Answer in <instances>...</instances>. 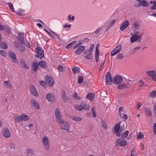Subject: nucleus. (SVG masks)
I'll return each mask as SVG.
<instances>
[{"instance_id": "nucleus-1", "label": "nucleus", "mask_w": 156, "mask_h": 156, "mask_svg": "<svg viewBox=\"0 0 156 156\" xmlns=\"http://www.w3.org/2000/svg\"><path fill=\"white\" fill-rule=\"evenodd\" d=\"M121 121H119L118 123H116L114 126L113 128L114 130L113 131V133L115 134L116 136L118 137L121 136L120 133L124 129V126H121L120 127Z\"/></svg>"}, {"instance_id": "nucleus-2", "label": "nucleus", "mask_w": 156, "mask_h": 156, "mask_svg": "<svg viewBox=\"0 0 156 156\" xmlns=\"http://www.w3.org/2000/svg\"><path fill=\"white\" fill-rule=\"evenodd\" d=\"M61 122H58L61 129L67 131H69V125L66 122L62 119L60 120Z\"/></svg>"}, {"instance_id": "nucleus-3", "label": "nucleus", "mask_w": 156, "mask_h": 156, "mask_svg": "<svg viewBox=\"0 0 156 156\" xmlns=\"http://www.w3.org/2000/svg\"><path fill=\"white\" fill-rule=\"evenodd\" d=\"M35 51L37 54L35 57L37 58H40L41 59V58L44 57V52L43 49L40 47H37L35 49Z\"/></svg>"}, {"instance_id": "nucleus-4", "label": "nucleus", "mask_w": 156, "mask_h": 156, "mask_svg": "<svg viewBox=\"0 0 156 156\" xmlns=\"http://www.w3.org/2000/svg\"><path fill=\"white\" fill-rule=\"evenodd\" d=\"M42 141L44 149L48 151L50 146L49 140L46 136H44L43 137Z\"/></svg>"}, {"instance_id": "nucleus-5", "label": "nucleus", "mask_w": 156, "mask_h": 156, "mask_svg": "<svg viewBox=\"0 0 156 156\" xmlns=\"http://www.w3.org/2000/svg\"><path fill=\"white\" fill-rule=\"evenodd\" d=\"M116 142V146L117 147H123L126 146L127 144V141L126 139L120 140V139L119 138L115 140Z\"/></svg>"}, {"instance_id": "nucleus-6", "label": "nucleus", "mask_w": 156, "mask_h": 156, "mask_svg": "<svg viewBox=\"0 0 156 156\" xmlns=\"http://www.w3.org/2000/svg\"><path fill=\"white\" fill-rule=\"evenodd\" d=\"M146 73L156 82V72L155 71L153 70L147 71L146 72Z\"/></svg>"}, {"instance_id": "nucleus-7", "label": "nucleus", "mask_w": 156, "mask_h": 156, "mask_svg": "<svg viewBox=\"0 0 156 156\" xmlns=\"http://www.w3.org/2000/svg\"><path fill=\"white\" fill-rule=\"evenodd\" d=\"M123 80V78L119 75H116L114 78V83L118 85L122 82Z\"/></svg>"}, {"instance_id": "nucleus-8", "label": "nucleus", "mask_w": 156, "mask_h": 156, "mask_svg": "<svg viewBox=\"0 0 156 156\" xmlns=\"http://www.w3.org/2000/svg\"><path fill=\"white\" fill-rule=\"evenodd\" d=\"M47 100L50 102H54L55 101V95L52 93L48 94L46 96Z\"/></svg>"}, {"instance_id": "nucleus-9", "label": "nucleus", "mask_w": 156, "mask_h": 156, "mask_svg": "<svg viewBox=\"0 0 156 156\" xmlns=\"http://www.w3.org/2000/svg\"><path fill=\"white\" fill-rule=\"evenodd\" d=\"M136 1L138 2L139 4H138V6L135 5L134 7H140L142 6L143 7H147L148 6L149 3L147 2V0H136Z\"/></svg>"}, {"instance_id": "nucleus-10", "label": "nucleus", "mask_w": 156, "mask_h": 156, "mask_svg": "<svg viewBox=\"0 0 156 156\" xmlns=\"http://www.w3.org/2000/svg\"><path fill=\"white\" fill-rule=\"evenodd\" d=\"M46 80L48 83V85L50 87H52L54 84V80L53 78L47 75L45 76Z\"/></svg>"}, {"instance_id": "nucleus-11", "label": "nucleus", "mask_w": 156, "mask_h": 156, "mask_svg": "<svg viewBox=\"0 0 156 156\" xmlns=\"http://www.w3.org/2000/svg\"><path fill=\"white\" fill-rule=\"evenodd\" d=\"M105 80L107 84L110 85L112 81V78L110 73L108 72L105 76Z\"/></svg>"}, {"instance_id": "nucleus-12", "label": "nucleus", "mask_w": 156, "mask_h": 156, "mask_svg": "<svg viewBox=\"0 0 156 156\" xmlns=\"http://www.w3.org/2000/svg\"><path fill=\"white\" fill-rule=\"evenodd\" d=\"M122 48L121 45L119 44L116 48L113 50L111 52V55L112 56L115 55L118 53L121 50Z\"/></svg>"}, {"instance_id": "nucleus-13", "label": "nucleus", "mask_w": 156, "mask_h": 156, "mask_svg": "<svg viewBox=\"0 0 156 156\" xmlns=\"http://www.w3.org/2000/svg\"><path fill=\"white\" fill-rule=\"evenodd\" d=\"M9 56L12 58V60L15 63H18V61L16 58V54L12 51H10L8 52Z\"/></svg>"}, {"instance_id": "nucleus-14", "label": "nucleus", "mask_w": 156, "mask_h": 156, "mask_svg": "<svg viewBox=\"0 0 156 156\" xmlns=\"http://www.w3.org/2000/svg\"><path fill=\"white\" fill-rule=\"evenodd\" d=\"M30 92L35 97L38 95V93L37 90L33 84H31L30 86Z\"/></svg>"}, {"instance_id": "nucleus-15", "label": "nucleus", "mask_w": 156, "mask_h": 156, "mask_svg": "<svg viewBox=\"0 0 156 156\" xmlns=\"http://www.w3.org/2000/svg\"><path fill=\"white\" fill-rule=\"evenodd\" d=\"M55 115L56 119L58 122H61L60 120L62 119L61 117L60 112L58 108L55 109Z\"/></svg>"}, {"instance_id": "nucleus-16", "label": "nucleus", "mask_w": 156, "mask_h": 156, "mask_svg": "<svg viewBox=\"0 0 156 156\" xmlns=\"http://www.w3.org/2000/svg\"><path fill=\"white\" fill-rule=\"evenodd\" d=\"M2 134L5 138H8L10 136V133L8 128L5 127L4 128Z\"/></svg>"}, {"instance_id": "nucleus-17", "label": "nucleus", "mask_w": 156, "mask_h": 156, "mask_svg": "<svg viewBox=\"0 0 156 156\" xmlns=\"http://www.w3.org/2000/svg\"><path fill=\"white\" fill-rule=\"evenodd\" d=\"M30 103L32 106L35 108L37 109H40L39 105L35 100L33 99H31L30 101Z\"/></svg>"}, {"instance_id": "nucleus-18", "label": "nucleus", "mask_w": 156, "mask_h": 156, "mask_svg": "<svg viewBox=\"0 0 156 156\" xmlns=\"http://www.w3.org/2000/svg\"><path fill=\"white\" fill-rule=\"evenodd\" d=\"M85 46L84 45L79 46L78 48L75 51V53L78 55L81 54L85 50Z\"/></svg>"}, {"instance_id": "nucleus-19", "label": "nucleus", "mask_w": 156, "mask_h": 156, "mask_svg": "<svg viewBox=\"0 0 156 156\" xmlns=\"http://www.w3.org/2000/svg\"><path fill=\"white\" fill-rule=\"evenodd\" d=\"M129 22L128 20L125 21L121 25L120 27V29L122 31L125 30L128 27L129 24Z\"/></svg>"}, {"instance_id": "nucleus-20", "label": "nucleus", "mask_w": 156, "mask_h": 156, "mask_svg": "<svg viewBox=\"0 0 156 156\" xmlns=\"http://www.w3.org/2000/svg\"><path fill=\"white\" fill-rule=\"evenodd\" d=\"M141 37V35H138L137 34H134L130 38V41L131 43H133L138 40Z\"/></svg>"}, {"instance_id": "nucleus-21", "label": "nucleus", "mask_w": 156, "mask_h": 156, "mask_svg": "<svg viewBox=\"0 0 156 156\" xmlns=\"http://www.w3.org/2000/svg\"><path fill=\"white\" fill-rule=\"evenodd\" d=\"M62 98L64 103H66L67 101V95L64 90H62L61 92Z\"/></svg>"}, {"instance_id": "nucleus-22", "label": "nucleus", "mask_w": 156, "mask_h": 156, "mask_svg": "<svg viewBox=\"0 0 156 156\" xmlns=\"http://www.w3.org/2000/svg\"><path fill=\"white\" fill-rule=\"evenodd\" d=\"M128 83L127 84L123 83L119 85L117 87V88L118 89L122 90L128 88Z\"/></svg>"}, {"instance_id": "nucleus-23", "label": "nucleus", "mask_w": 156, "mask_h": 156, "mask_svg": "<svg viewBox=\"0 0 156 156\" xmlns=\"http://www.w3.org/2000/svg\"><path fill=\"white\" fill-rule=\"evenodd\" d=\"M39 65L37 62H34L32 64V67L34 72L36 71L38 68Z\"/></svg>"}, {"instance_id": "nucleus-24", "label": "nucleus", "mask_w": 156, "mask_h": 156, "mask_svg": "<svg viewBox=\"0 0 156 156\" xmlns=\"http://www.w3.org/2000/svg\"><path fill=\"white\" fill-rule=\"evenodd\" d=\"M38 64L39 66L43 68H45L47 67L46 63L43 61H39Z\"/></svg>"}, {"instance_id": "nucleus-25", "label": "nucleus", "mask_w": 156, "mask_h": 156, "mask_svg": "<svg viewBox=\"0 0 156 156\" xmlns=\"http://www.w3.org/2000/svg\"><path fill=\"white\" fill-rule=\"evenodd\" d=\"M20 63L23 68L25 69H28V66L26 64L25 61L23 59H21L20 60Z\"/></svg>"}, {"instance_id": "nucleus-26", "label": "nucleus", "mask_w": 156, "mask_h": 156, "mask_svg": "<svg viewBox=\"0 0 156 156\" xmlns=\"http://www.w3.org/2000/svg\"><path fill=\"white\" fill-rule=\"evenodd\" d=\"M18 34V40L22 43H23L24 41L23 34L22 33H19Z\"/></svg>"}, {"instance_id": "nucleus-27", "label": "nucleus", "mask_w": 156, "mask_h": 156, "mask_svg": "<svg viewBox=\"0 0 156 156\" xmlns=\"http://www.w3.org/2000/svg\"><path fill=\"white\" fill-rule=\"evenodd\" d=\"M72 71L74 74H76L77 73L80 72V69L78 67L75 66L73 68Z\"/></svg>"}, {"instance_id": "nucleus-28", "label": "nucleus", "mask_w": 156, "mask_h": 156, "mask_svg": "<svg viewBox=\"0 0 156 156\" xmlns=\"http://www.w3.org/2000/svg\"><path fill=\"white\" fill-rule=\"evenodd\" d=\"M13 119L14 120L17 122H19L22 121L21 115H15Z\"/></svg>"}, {"instance_id": "nucleus-29", "label": "nucleus", "mask_w": 156, "mask_h": 156, "mask_svg": "<svg viewBox=\"0 0 156 156\" xmlns=\"http://www.w3.org/2000/svg\"><path fill=\"white\" fill-rule=\"evenodd\" d=\"M21 116L22 121H27L29 119V117L27 115L22 114L21 115Z\"/></svg>"}, {"instance_id": "nucleus-30", "label": "nucleus", "mask_w": 156, "mask_h": 156, "mask_svg": "<svg viewBox=\"0 0 156 156\" xmlns=\"http://www.w3.org/2000/svg\"><path fill=\"white\" fill-rule=\"evenodd\" d=\"M145 112L146 115L148 116H151V111L148 108H145Z\"/></svg>"}, {"instance_id": "nucleus-31", "label": "nucleus", "mask_w": 156, "mask_h": 156, "mask_svg": "<svg viewBox=\"0 0 156 156\" xmlns=\"http://www.w3.org/2000/svg\"><path fill=\"white\" fill-rule=\"evenodd\" d=\"M80 105L82 107L83 109L85 110H87L88 109V106L87 105L86 102H83L81 103L80 104Z\"/></svg>"}, {"instance_id": "nucleus-32", "label": "nucleus", "mask_w": 156, "mask_h": 156, "mask_svg": "<svg viewBox=\"0 0 156 156\" xmlns=\"http://www.w3.org/2000/svg\"><path fill=\"white\" fill-rule=\"evenodd\" d=\"M93 93H89L87 96V98L91 101H93Z\"/></svg>"}, {"instance_id": "nucleus-33", "label": "nucleus", "mask_w": 156, "mask_h": 156, "mask_svg": "<svg viewBox=\"0 0 156 156\" xmlns=\"http://www.w3.org/2000/svg\"><path fill=\"white\" fill-rule=\"evenodd\" d=\"M27 155L29 156H32L33 151L31 149L27 148L26 150Z\"/></svg>"}, {"instance_id": "nucleus-34", "label": "nucleus", "mask_w": 156, "mask_h": 156, "mask_svg": "<svg viewBox=\"0 0 156 156\" xmlns=\"http://www.w3.org/2000/svg\"><path fill=\"white\" fill-rule=\"evenodd\" d=\"M89 53L87 54L84 57L87 59H92L93 58V55L92 53L91 52H89Z\"/></svg>"}, {"instance_id": "nucleus-35", "label": "nucleus", "mask_w": 156, "mask_h": 156, "mask_svg": "<svg viewBox=\"0 0 156 156\" xmlns=\"http://www.w3.org/2000/svg\"><path fill=\"white\" fill-rule=\"evenodd\" d=\"M4 86L8 88H11L12 87L11 84L9 83V81H4Z\"/></svg>"}, {"instance_id": "nucleus-36", "label": "nucleus", "mask_w": 156, "mask_h": 156, "mask_svg": "<svg viewBox=\"0 0 156 156\" xmlns=\"http://www.w3.org/2000/svg\"><path fill=\"white\" fill-rule=\"evenodd\" d=\"M0 46L2 48L6 49L7 48V45L4 42H2L0 44Z\"/></svg>"}, {"instance_id": "nucleus-37", "label": "nucleus", "mask_w": 156, "mask_h": 156, "mask_svg": "<svg viewBox=\"0 0 156 156\" xmlns=\"http://www.w3.org/2000/svg\"><path fill=\"white\" fill-rule=\"evenodd\" d=\"M24 10L21 9H19L16 14L19 15H22L24 14Z\"/></svg>"}, {"instance_id": "nucleus-38", "label": "nucleus", "mask_w": 156, "mask_h": 156, "mask_svg": "<svg viewBox=\"0 0 156 156\" xmlns=\"http://www.w3.org/2000/svg\"><path fill=\"white\" fill-rule=\"evenodd\" d=\"M101 124L103 128L105 129H107V126L106 124V122L105 120H101Z\"/></svg>"}, {"instance_id": "nucleus-39", "label": "nucleus", "mask_w": 156, "mask_h": 156, "mask_svg": "<svg viewBox=\"0 0 156 156\" xmlns=\"http://www.w3.org/2000/svg\"><path fill=\"white\" fill-rule=\"evenodd\" d=\"M134 27L136 29H139L140 28L139 23L137 21H135L133 23Z\"/></svg>"}, {"instance_id": "nucleus-40", "label": "nucleus", "mask_w": 156, "mask_h": 156, "mask_svg": "<svg viewBox=\"0 0 156 156\" xmlns=\"http://www.w3.org/2000/svg\"><path fill=\"white\" fill-rule=\"evenodd\" d=\"M129 131L128 130H126L125 132L121 136V138L124 139L127 137Z\"/></svg>"}, {"instance_id": "nucleus-41", "label": "nucleus", "mask_w": 156, "mask_h": 156, "mask_svg": "<svg viewBox=\"0 0 156 156\" xmlns=\"http://www.w3.org/2000/svg\"><path fill=\"white\" fill-rule=\"evenodd\" d=\"M4 30L7 32L8 34H10L11 33V29L8 26L5 25V26Z\"/></svg>"}, {"instance_id": "nucleus-42", "label": "nucleus", "mask_w": 156, "mask_h": 156, "mask_svg": "<svg viewBox=\"0 0 156 156\" xmlns=\"http://www.w3.org/2000/svg\"><path fill=\"white\" fill-rule=\"evenodd\" d=\"M116 58L118 60H121L124 58V56L122 54L119 53L118 54Z\"/></svg>"}, {"instance_id": "nucleus-43", "label": "nucleus", "mask_w": 156, "mask_h": 156, "mask_svg": "<svg viewBox=\"0 0 156 156\" xmlns=\"http://www.w3.org/2000/svg\"><path fill=\"white\" fill-rule=\"evenodd\" d=\"M149 95L151 98H153L156 96V90L151 92L149 94Z\"/></svg>"}, {"instance_id": "nucleus-44", "label": "nucleus", "mask_w": 156, "mask_h": 156, "mask_svg": "<svg viewBox=\"0 0 156 156\" xmlns=\"http://www.w3.org/2000/svg\"><path fill=\"white\" fill-rule=\"evenodd\" d=\"M83 77L81 76H78V84H80L83 82Z\"/></svg>"}, {"instance_id": "nucleus-45", "label": "nucleus", "mask_w": 156, "mask_h": 156, "mask_svg": "<svg viewBox=\"0 0 156 156\" xmlns=\"http://www.w3.org/2000/svg\"><path fill=\"white\" fill-rule=\"evenodd\" d=\"M41 85L44 87H45L47 86L46 82L44 81L41 80L39 81Z\"/></svg>"}, {"instance_id": "nucleus-46", "label": "nucleus", "mask_w": 156, "mask_h": 156, "mask_svg": "<svg viewBox=\"0 0 156 156\" xmlns=\"http://www.w3.org/2000/svg\"><path fill=\"white\" fill-rule=\"evenodd\" d=\"M143 134L140 132L138 134H137V138L138 139H143Z\"/></svg>"}, {"instance_id": "nucleus-47", "label": "nucleus", "mask_w": 156, "mask_h": 156, "mask_svg": "<svg viewBox=\"0 0 156 156\" xmlns=\"http://www.w3.org/2000/svg\"><path fill=\"white\" fill-rule=\"evenodd\" d=\"M18 49L22 52H23L25 50V47L24 46H20Z\"/></svg>"}, {"instance_id": "nucleus-48", "label": "nucleus", "mask_w": 156, "mask_h": 156, "mask_svg": "<svg viewBox=\"0 0 156 156\" xmlns=\"http://www.w3.org/2000/svg\"><path fill=\"white\" fill-rule=\"evenodd\" d=\"M140 47L138 46L135 47L134 48V49L133 50V51L131 52V54H134V53L136 52L138 50L140 49Z\"/></svg>"}, {"instance_id": "nucleus-49", "label": "nucleus", "mask_w": 156, "mask_h": 156, "mask_svg": "<svg viewBox=\"0 0 156 156\" xmlns=\"http://www.w3.org/2000/svg\"><path fill=\"white\" fill-rule=\"evenodd\" d=\"M94 48V44H92L89 48L88 50V52H91L92 53L93 51Z\"/></svg>"}, {"instance_id": "nucleus-50", "label": "nucleus", "mask_w": 156, "mask_h": 156, "mask_svg": "<svg viewBox=\"0 0 156 156\" xmlns=\"http://www.w3.org/2000/svg\"><path fill=\"white\" fill-rule=\"evenodd\" d=\"M75 108L76 110H78L79 111H81L83 108L81 105H76L75 107Z\"/></svg>"}, {"instance_id": "nucleus-51", "label": "nucleus", "mask_w": 156, "mask_h": 156, "mask_svg": "<svg viewBox=\"0 0 156 156\" xmlns=\"http://www.w3.org/2000/svg\"><path fill=\"white\" fill-rule=\"evenodd\" d=\"M73 97L76 100H80L81 98H80L77 95L76 93H75L73 94Z\"/></svg>"}, {"instance_id": "nucleus-52", "label": "nucleus", "mask_w": 156, "mask_h": 156, "mask_svg": "<svg viewBox=\"0 0 156 156\" xmlns=\"http://www.w3.org/2000/svg\"><path fill=\"white\" fill-rule=\"evenodd\" d=\"M8 6H9L10 10L12 11L13 12H15V10L12 4L11 3H9Z\"/></svg>"}, {"instance_id": "nucleus-53", "label": "nucleus", "mask_w": 156, "mask_h": 156, "mask_svg": "<svg viewBox=\"0 0 156 156\" xmlns=\"http://www.w3.org/2000/svg\"><path fill=\"white\" fill-rule=\"evenodd\" d=\"M76 42V41H73L72 42L70 43L69 44H68L66 46V48L67 49L71 47V45L75 43Z\"/></svg>"}, {"instance_id": "nucleus-54", "label": "nucleus", "mask_w": 156, "mask_h": 156, "mask_svg": "<svg viewBox=\"0 0 156 156\" xmlns=\"http://www.w3.org/2000/svg\"><path fill=\"white\" fill-rule=\"evenodd\" d=\"M72 119L75 121H80L81 120L82 118L78 117H73Z\"/></svg>"}, {"instance_id": "nucleus-55", "label": "nucleus", "mask_w": 156, "mask_h": 156, "mask_svg": "<svg viewBox=\"0 0 156 156\" xmlns=\"http://www.w3.org/2000/svg\"><path fill=\"white\" fill-rule=\"evenodd\" d=\"M0 53L1 55L4 57H5L6 55V52L5 50H0Z\"/></svg>"}, {"instance_id": "nucleus-56", "label": "nucleus", "mask_w": 156, "mask_h": 156, "mask_svg": "<svg viewBox=\"0 0 156 156\" xmlns=\"http://www.w3.org/2000/svg\"><path fill=\"white\" fill-rule=\"evenodd\" d=\"M58 69L59 72H63L64 71L63 67L61 65H59L58 67Z\"/></svg>"}, {"instance_id": "nucleus-57", "label": "nucleus", "mask_w": 156, "mask_h": 156, "mask_svg": "<svg viewBox=\"0 0 156 156\" xmlns=\"http://www.w3.org/2000/svg\"><path fill=\"white\" fill-rule=\"evenodd\" d=\"M92 113L93 115V117H96V115L95 113V111L94 108H92Z\"/></svg>"}, {"instance_id": "nucleus-58", "label": "nucleus", "mask_w": 156, "mask_h": 156, "mask_svg": "<svg viewBox=\"0 0 156 156\" xmlns=\"http://www.w3.org/2000/svg\"><path fill=\"white\" fill-rule=\"evenodd\" d=\"M115 22H116L115 20H112L110 23V25L108 27V29H109V28L111 27V25H114V23H115Z\"/></svg>"}, {"instance_id": "nucleus-59", "label": "nucleus", "mask_w": 156, "mask_h": 156, "mask_svg": "<svg viewBox=\"0 0 156 156\" xmlns=\"http://www.w3.org/2000/svg\"><path fill=\"white\" fill-rule=\"evenodd\" d=\"M82 44V42L80 41L79 43L75 45L73 47V49H76L78 46H79L80 45Z\"/></svg>"}, {"instance_id": "nucleus-60", "label": "nucleus", "mask_w": 156, "mask_h": 156, "mask_svg": "<svg viewBox=\"0 0 156 156\" xmlns=\"http://www.w3.org/2000/svg\"><path fill=\"white\" fill-rule=\"evenodd\" d=\"M23 43L28 48H30V43L29 41H26L24 42H23Z\"/></svg>"}, {"instance_id": "nucleus-61", "label": "nucleus", "mask_w": 156, "mask_h": 156, "mask_svg": "<svg viewBox=\"0 0 156 156\" xmlns=\"http://www.w3.org/2000/svg\"><path fill=\"white\" fill-rule=\"evenodd\" d=\"M122 118H123L124 121H126L127 119L128 118L127 115L125 114H122Z\"/></svg>"}, {"instance_id": "nucleus-62", "label": "nucleus", "mask_w": 156, "mask_h": 156, "mask_svg": "<svg viewBox=\"0 0 156 156\" xmlns=\"http://www.w3.org/2000/svg\"><path fill=\"white\" fill-rule=\"evenodd\" d=\"M134 34H137L138 35H141V37L142 35V34H140V32L136 31V30H134Z\"/></svg>"}, {"instance_id": "nucleus-63", "label": "nucleus", "mask_w": 156, "mask_h": 156, "mask_svg": "<svg viewBox=\"0 0 156 156\" xmlns=\"http://www.w3.org/2000/svg\"><path fill=\"white\" fill-rule=\"evenodd\" d=\"M10 147L11 149H14L15 147V145L14 143H12L10 145Z\"/></svg>"}, {"instance_id": "nucleus-64", "label": "nucleus", "mask_w": 156, "mask_h": 156, "mask_svg": "<svg viewBox=\"0 0 156 156\" xmlns=\"http://www.w3.org/2000/svg\"><path fill=\"white\" fill-rule=\"evenodd\" d=\"M153 130L154 134L156 135V123H154L153 126Z\"/></svg>"}]
</instances>
